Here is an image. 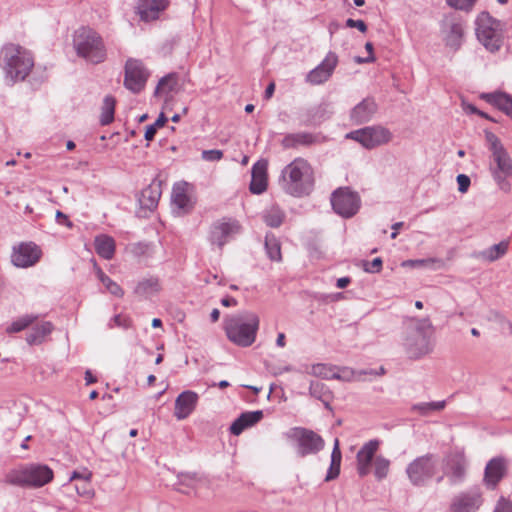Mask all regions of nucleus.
Segmentation results:
<instances>
[{
	"mask_svg": "<svg viewBox=\"0 0 512 512\" xmlns=\"http://www.w3.org/2000/svg\"><path fill=\"white\" fill-rule=\"evenodd\" d=\"M365 49L367 50V52L369 53L368 57H360V56H356L354 58V61L357 63V64H363V63H372L375 61V57H374V54H373V44L371 42H367L365 44Z\"/></svg>",
	"mask_w": 512,
	"mask_h": 512,
	"instance_id": "nucleus-55",
	"label": "nucleus"
},
{
	"mask_svg": "<svg viewBox=\"0 0 512 512\" xmlns=\"http://www.w3.org/2000/svg\"><path fill=\"white\" fill-rule=\"evenodd\" d=\"M480 488L473 487L456 494L450 503L449 512H476L482 505Z\"/></svg>",
	"mask_w": 512,
	"mask_h": 512,
	"instance_id": "nucleus-15",
	"label": "nucleus"
},
{
	"mask_svg": "<svg viewBox=\"0 0 512 512\" xmlns=\"http://www.w3.org/2000/svg\"><path fill=\"white\" fill-rule=\"evenodd\" d=\"M441 33L445 46L456 52L460 49L464 38V22L458 15L451 13L441 21Z\"/></svg>",
	"mask_w": 512,
	"mask_h": 512,
	"instance_id": "nucleus-12",
	"label": "nucleus"
},
{
	"mask_svg": "<svg viewBox=\"0 0 512 512\" xmlns=\"http://www.w3.org/2000/svg\"><path fill=\"white\" fill-rule=\"evenodd\" d=\"M446 3L457 10L470 11L477 0H445Z\"/></svg>",
	"mask_w": 512,
	"mask_h": 512,
	"instance_id": "nucleus-48",
	"label": "nucleus"
},
{
	"mask_svg": "<svg viewBox=\"0 0 512 512\" xmlns=\"http://www.w3.org/2000/svg\"><path fill=\"white\" fill-rule=\"evenodd\" d=\"M493 160L496 163L495 168H491L492 176H512V159L506 150L494 153Z\"/></svg>",
	"mask_w": 512,
	"mask_h": 512,
	"instance_id": "nucleus-30",
	"label": "nucleus"
},
{
	"mask_svg": "<svg viewBox=\"0 0 512 512\" xmlns=\"http://www.w3.org/2000/svg\"><path fill=\"white\" fill-rule=\"evenodd\" d=\"M92 473L87 469H84L82 472L74 471L70 476V481H91Z\"/></svg>",
	"mask_w": 512,
	"mask_h": 512,
	"instance_id": "nucleus-57",
	"label": "nucleus"
},
{
	"mask_svg": "<svg viewBox=\"0 0 512 512\" xmlns=\"http://www.w3.org/2000/svg\"><path fill=\"white\" fill-rule=\"evenodd\" d=\"M149 71L145 68L142 61L129 58L125 64L124 86L131 92L137 94L141 92L148 80Z\"/></svg>",
	"mask_w": 512,
	"mask_h": 512,
	"instance_id": "nucleus-13",
	"label": "nucleus"
},
{
	"mask_svg": "<svg viewBox=\"0 0 512 512\" xmlns=\"http://www.w3.org/2000/svg\"><path fill=\"white\" fill-rule=\"evenodd\" d=\"M156 131H157V128L154 127L152 124L147 126L145 135H144L145 139L147 141H151L154 138Z\"/></svg>",
	"mask_w": 512,
	"mask_h": 512,
	"instance_id": "nucleus-63",
	"label": "nucleus"
},
{
	"mask_svg": "<svg viewBox=\"0 0 512 512\" xmlns=\"http://www.w3.org/2000/svg\"><path fill=\"white\" fill-rule=\"evenodd\" d=\"M476 36L487 50L498 51L502 45L500 21L494 19L488 12L480 13L476 19Z\"/></svg>",
	"mask_w": 512,
	"mask_h": 512,
	"instance_id": "nucleus-7",
	"label": "nucleus"
},
{
	"mask_svg": "<svg viewBox=\"0 0 512 512\" xmlns=\"http://www.w3.org/2000/svg\"><path fill=\"white\" fill-rule=\"evenodd\" d=\"M341 461H342V453L339 447V440L336 438L334 440V446L331 453V463L328 468L325 481L329 482L336 478H338L340 474V467H341Z\"/></svg>",
	"mask_w": 512,
	"mask_h": 512,
	"instance_id": "nucleus-32",
	"label": "nucleus"
},
{
	"mask_svg": "<svg viewBox=\"0 0 512 512\" xmlns=\"http://www.w3.org/2000/svg\"><path fill=\"white\" fill-rule=\"evenodd\" d=\"M199 396L191 390L183 391L175 400L174 416L178 420L186 419L196 408Z\"/></svg>",
	"mask_w": 512,
	"mask_h": 512,
	"instance_id": "nucleus-23",
	"label": "nucleus"
},
{
	"mask_svg": "<svg viewBox=\"0 0 512 512\" xmlns=\"http://www.w3.org/2000/svg\"><path fill=\"white\" fill-rule=\"evenodd\" d=\"M108 326H109V328H113L115 326L129 328L130 320L128 318L123 317L122 315L118 314L111 318V320L108 323Z\"/></svg>",
	"mask_w": 512,
	"mask_h": 512,
	"instance_id": "nucleus-54",
	"label": "nucleus"
},
{
	"mask_svg": "<svg viewBox=\"0 0 512 512\" xmlns=\"http://www.w3.org/2000/svg\"><path fill=\"white\" fill-rule=\"evenodd\" d=\"M177 79L176 73H169L162 77L154 90V96L168 95L174 91L177 86Z\"/></svg>",
	"mask_w": 512,
	"mask_h": 512,
	"instance_id": "nucleus-36",
	"label": "nucleus"
},
{
	"mask_svg": "<svg viewBox=\"0 0 512 512\" xmlns=\"http://www.w3.org/2000/svg\"><path fill=\"white\" fill-rule=\"evenodd\" d=\"M267 167L266 160H259L252 166L249 189L253 194H261L267 189Z\"/></svg>",
	"mask_w": 512,
	"mask_h": 512,
	"instance_id": "nucleus-24",
	"label": "nucleus"
},
{
	"mask_svg": "<svg viewBox=\"0 0 512 512\" xmlns=\"http://www.w3.org/2000/svg\"><path fill=\"white\" fill-rule=\"evenodd\" d=\"M285 219V213L277 206H273L266 210L263 214V220L267 226L271 228H278L282 225Z\"/></svg>",
	"mask_w": 512,
	"mask_h": 512,
	"instance_id": "nucleus-37",
	"label": "nucleus"
},
{
	"mask_svg": "<svg viewBox=\"0 0 512 512\" xmlns=\"http://www.w3.org/2000/svg\"><path fill=\"white\" fill-rule=\"evenodd\" d=\"M331 391L329 388L322 382L319 381H311L309 385V395L317 400L324 399L326 396L330 395Z\"/></svg>",
	"mask_w": 512,
	"mask_h": 512,
	"instance_id": "nucleus-45",
	"label": "nucleus"
},
{
	"mask_svg": "<svg viewBox=\"0 0 512 512\" xmlns=\"http://www.w3.org/2000/svg\"><path fill=\"white\" fill-rule=\"evenodd\" d=\"M317 137L309 132L290 133L284 136L281 145L285 149L297 148L299 146H310L314 144Z\"/></svg>",
	"mask_w": 512,
	"mask_h": 512,
	"instance_id": "nucleus-28",
	"label": "nucleus"
},
{
	"mask_svg": "<svg viewBox=\"0 0 512 512\" xmlns=\"http://www.w3.org/2000/svg\"><path fill=\"white\" fill-rule=\"evenodd\" d=\"M505 474V459L502 457H494L486 464L483 481L489 489H495Z\"/></svg>",
	"mask_w": 512,
	"mask_h": 512,
	"instance_id": "nucleus-22",
	"label": "nucleus"
},
{
	"mask_svg": "<svg viewBox=\"0 0 512 512\" xmlns=\"http://www.w3.org/2000/svg\"><path fill=\"white\" fill-rule=\"evenodd\" d=\"M446 401H435V402H423L414 404L411 409L412 411L418 412L422 416H428L433 411H441L445 408Z\"/></svg>",
	"mask_w": 512,
	"mask_h": 512,
	"instance_id": "nucleus-41",
	"label": "nucleus"
},
{
	"mask_svg": "<svg viewBox=\"0 0 512 512\" xmlns=\"http://www.w3.org/2000/svg\"><path fill=\"white\" fill-rule=\"evenodd\" d=\"M434 262H436V260L433 259V258L410 259V260L404 261L402 263V266L403 267H412V268H415V267H426V266H429L430 264H433Z\"/></svg>",
	"mask_w": 512,
	"mask_h": 512,
	"instance_id": "nucleus-51",
	"label": "nucleus"
},
{
	"mask_svg": "<svg viewBox=\"0 0 512 512\" xmlns=\"http://www.w3.org/2000/svg\"><path fill=\"white\" fill-rule=\"evenodd\" d=\"M172 203L183 213H187L193 207L190 197L185 193L182 187L173 188Z\"/></svg>",
	"mask_w": 512,
	"mask_h": 512,
	"instance_id": "nucleus-35",
	"label": "nucleus"
},
{
	"mask_svg": "<svg viewBox=\"0 0 512 512\" xmlns=\"http://www.w3.org/2000/svg\"><path fill=\"white\" fill-rule=\"evenodd\" d=\"M337 63L338 56L334 52H329L324 60L308 73L307 82L313 85L326 82L332 76Z\"/></svg>",
	"mask_w": 512,
	"mask_h": 512,
	"instance_id": "nucleus-19",
	"label": "nucleus"
},
{
	"mask_svg": "<svg viewBox=\"0 0 512 512\" xmlns=\"http://www.w3.org/2000/svg\"><path fill=\"white\" fill-rule=\"evenodd\" d=\"M378 106L371 97L364 98L350 111V121L355 125H362L372 120Z\"/></svg>",
	"mask_w": 512,
	"mask_h": 512,
	"instance_id": "nucleus-20",
	"label": "nucleus"
},
{
	"mask_svg": "<svg viewBox=\"0 0 512 512\" xmlns=\"http://www.w3.org/2000/svg\"><path fill=\"white\" fill-rule=\"evenodd\" d=\"M75 490L79 496L85 498H92L94 496V490L91 485V481H82L75 484Z\"/></svg>",
	"mask_w": 512,
	"mask_h": 512,
	"instance_id": "nucleus-47",
	"label": "nucleus"
},
{
	"mask_svg": "<svg viewBox=\"0 0 512 512\" xmlns=\"http://www.w3.org/2000/svg\"><path fill=\"white\" fill-rule=\"evenodd\" d=\"M468 462L462 451H456L447 457L445 474L450 484L456 485L464 481Z\"/></svg>",
	"mask_w": 512,
	"mask_h": 512,
	"instance_id": "nucleus-17",
	"label": "nucleus"
},
{
	"mask_svg": "<svg viewBox=\"0 0 512 512\" xmlns=\"http://www.w3.org/2000/svg\"><path fill=\"white\" fill-rule=\"evenodd\" d=\"M53 470L45 464L31 463L9 471L5 482L20 487H42L53 480Z\"/></svg>",
	"mask_w": 512,
	"mask_h": 512,
	"instance_id": "nucleus-5",
	"label": "nucleus"
},
{
	"mask_svg": "<svg viewBox=\"0 0 512 512\" xmlns=\"http://www.w3.org/2000/svg\"><path fill=\"white\" fill-rule=\"evenodd\" d=\"M160 197V182H152L141 191L138 201L141 208L152 211L157 207Z\"/></svg>",
	"mask_w": 512,
	"mask_h": 512,
	"instance_id": "nucleus-27",
	"label": "nucleus"
},
{
	"mask_svg": "<svg viewBox=\"0 0 512 512\" xmlns=\"http://www.w3.org/2000/svg\"><path fill=\"white\" fill-rule=\"evenodd\" d=\"M41 254V249L33 242L21 243L13 248L11 261L16 267L28 268L40 260Z\"/></svg>",
	"mask_w": 512,
	"mask_h": 512,
	"instance_id": "nucleus-16",
	"label": "nucleus"
},
{
	"mask_svg": "<svg viewBox=\"0 0 512 512\" xmlns=\"http://www.w3.org/2000/svg\"><path fill=\"white\" fill-rule=\"evenodd\" d=\"M201 156H202V159L205 161H209V162L219 161L223 157V152H222V150H218V149L203 150Z\"/></svg>",
	"mask_w": 512,
	"mask_h": 512,
	"instance_id": "nucleus-52",
	"label": "nucleus"
},
{
	"mask_svg": "<svg viewBox=\"0 0 512 512\" xmlns=\"http://www.w3.org/2000/svg\"><path fill=\"white\" fill-rule=\"evenodd\" d=\"M331 205L336 214L348 219L359 211L361 198L348 187L338 188L331 195Z\"/></svg>",
	"mask_w": 512,
	"mask_h": 512,
	"instance_id": "nucleus-11",
	"label": "nucleus"
},
{
	"mask_svg": "<svg viewBox=\"0 0 512 512\" xmlns=\"http://www.w3.org/2000/svg\"><path fill=\"white\" fill-rule=\"evenodd\" d=\"M508 249V242L501 241L498 244H494L483 252V256L489 261H495L502 257Z\"/></svg>",
	"mask_w": 512,
	"mask_h": 512,
	"instance_id": "nucleus-43",
	"label": "nucleus"
},
{
	"mask_svg": "<svg viewBox=\"0 0 512 512\" xmlns=\"http://www.w3.org/2000/svg\"><path fill=\"white\" fill-rule=\"evenodd\" d=\"M286 437L294 443L299 457L315 455L325 446V441L319 434L304 427L291 428L286 433Z\"/></svg>",
	"mask_w": 512,
	"mask_h": 512,
	"instance_id": "nucleus-6",
	"label": "nucleus"
},
{
	"mask_svg": "<svg viewBox=\"0 0 512 512\" xmlns=\"http://www.w3.org/2000/svg\"><path fill=\"white\" fill-rule=\"evenodd\" d=\"M259 317L252 312L231 316L224 321L227 338L240 347L251 346L259 329Z\"/></svg>",
	"mask_w": 512,
	"mask_h": 512,
	"instance_id": "nucleus-3",
	"label": "nucleus"
},
{
	"mask_svg": "<svg viewBox=\"0 0 512 512\" xmlns=\"http://www.w3.org/2000/svg\"><path fill=\"white\" fill-rule=\"evenodd\" d=\"M385 369L384 367H380L379 370H373V369H369V370H361L358 372V375H375V376H381V375H384L385 374Z\"/></svg>",
	"mask_w": 512,
	"mask_h": 512,
	"instance_id": "nucleus-62",
	"label": "nucleus"
},
{
	"mask_svg": "<svg viewBox=\"0 0 512 512\" xmlns=\"http://www.w3.org/2000/svg\"><path fill=\"white\" fill-rule=\"evenodd\" d=\"M169 5L168 0H138L136 13L144 22L157 20L162 11Z\"/></svg>",
	"mask_w": 512,
	"mask_h": 512,
	"instance_id": "nucleus-21",
	"label": "nucleus"
},
{
	"mask_svg": "<svg viewBox=\"0 0 512 512\" xmlns=\"http://www.w3.org/2000/svg\"><path fill=\"white\" fill-rule=\"evenodd\" d=\"M56 222L59 225H64L68 228H71L73 226V223L69 220L67 215H65L63 212L59 210L56 212Z\"/></svg>",
	"mask_w": 512,
	"mask_h": 512,
	"instance_id": "nucleus-61",
	"label": "nucleus"
},
{
	"mask_svg": "<svg viewBox=\"0 0 512 512\" xmlns=\"http://www.w3.org/2000/svg\"><path fill=\"white\" fill-rule=\"evenodd\" d=\"M345 137L358 142L365 149L372 150L389 143L392 133L381 125H372L351 131Z\"/></svg>",
	"mask_w": 512,
	"mask_h": 512,
	"instance_id": "nucleus-10",
	"label": "nucleus"
},
{
	"mask_svg": "<svg viewBox=\"0 0 512 512\" xmlns=\"http://www.w3.org/2000/svg\"><path fill=\"white\" fill-rule=\"evenodd\" d=\"M346 26L350 28H357L361 32L367 31V25L363 20H354L352 18H349L346 20Z\"/></svg>",
	"mask_w": 512,
	"mask_h": 512,
	"instance_id": "nucleus-60",
	"label": "nucleus"
},
{
	"mask_svg": "<svg viewBox=\"0 0 512 512\" xmlns=\"http://www.w3.org/2000/svg\"><path fill=\"white\" fill-rule=\"evenodd\" d=\"M179 484L188 488L194 489L196 487L197 478L195 474H180L178 476Z\"/></svg>",
	"mask_w": 512,
	"mask_h": 512,
	"instance_id": "nucleus-53",
	"label": "nucleus"
},
{
	"mask_svg": "<svg viewBox=\"0 0 512 512\" xmlns=\"http://www.w3.org/2000/svg\"><path fill=\"white\" fill-rule=\"evenodd\" d=\"M115 98L107 95L105 96L103 100L102 105V112L100 116V123L102 125H108L110 124L114 119V112H115Z\"/></svg>",
	"mask_w": 512,
	"mask_h": 512,
	"instance_id": "nucleus-40",
	"label": "nucleus"
},
{
	"mask_svg": "<svg viewBox=\"0 0 512 512\" xmlns=\"http://www.w3.org/2000/svg\"><path fill=\"white\" fill-rule=\"evenodd\" d=\"M279 185L286 194L293 197L307 196L314 188L313 168L307 160L296 158L283 168Z\"/></svg>",
	"mask_w": 512,
	"mask_h": 512,
	"instance_id": "nucleus-1",
	"label": "nucleus"
},
{
	"mask_svg": "<svg viewBox=\"0 0 512 512\" xmlns=\"http://www.w3.org/2000/svg\"><path fill=\"white\" fill-rule=\"evenodd\" d=\"M390 464V460L382 455H378L375 457L373 462L374 476L378 481H382L388 476L390 471Z\"/></svg>",
	"mask_w": 512,
	"mask_h": 512,
	"instance_id": "nucleus-42",
	"label": "nucleus"
},
{
	"mask_svg": "<svg viewBox=\"0 0 512 512\" xmlns=\"http://www.w3.org/2000/svg\"><path fill=\"white\" fill-rule=\"evenodd\" d=\"M494 512H512V502L501 497L497 502Z\"/></svg>",
	"mask_w": 512,
	"mask_h": 512,
	"instance_id": "nucleus-58",
	"label": "nucleus"
},
{
	"mask_svg": "<svg viewBox=\"0 0 512 512\" xmlns=\"http://www.w3.org/2000/svg\"><path fill=\"white\" fill-rule=\"evenodd\" d=\"M3 421L9 429L18 427L23 419V407L13 404L8 410L3 411Z\"/></svg>",
	"mask_w": 512,
	"mask_h": 512,
	"instance_id": "nucleus-33",
	"label": "nucleus"
},
{
	"mask_svg": "<svg viewBox=\"0 0 512 512\" xmlns=\"http://www.w3.org/2000/svg\"><path fill=\"white\" fill-rule=\"evenodd\" d=\"M167 120L168 119L165 116V114L163 112H161L160 115L158 116V118L156 119V121L152 125L156 128H159V127L164 126L165 123L167 122Z\"/></svg>",
	"mask_w": 512,
	"mask_h": 512,
	"instance_id": "nucleus-64",
	"label": "nucleus"
},
{
	"mask_svg": "<svg viewBox=\"0 0 512 512\" xmlns=\"http://www.w3.org/2000/svg\"><path fill=\"white\" fill-rule=\"evenodd\" d=\"M508 177L509 176H504V175L498 176V174L493 176V179L495 180V182L497 183L499 188L504 192H509L511 189V185H510L509 181L507 180Z\"/></svg>",
	"mask_w": 512,
	"mask_h": 512,
	"instance_id": "nucleus-59",
	"label": "nucleus"
},
{
	"mask_svg": "<svg viewBox=\"0 0 512 512\" xmlns=\"http://www.w3.org/2000/svg\"><path fill=\"white\" fill-rule=\"evenodd\" d=\"M53 329L54 325L49 321L37 324L26 334V341L29 345H39L44 342Z\"/></svg>",
	"mask_w": 512,
	"mask_h": 512,
	"instance_id": "nucleus-29",
	"label": "nucleus"
},
{
	"mask_svg": "<svg viewBox=\"0 0 512 512\" xmlns=\"http://www.w3.org/2000/svg\"><path fill=\"white\" fill-rule=\"evenodd\" d=\"M380 440L372 439L366 442L356 454V469L360 477L370 473L371 464L374 462L375 454L380 447Z\"/></svg>",
	"mask_w": 512,
	"mask_h": 512,
	"instance_id": "nucleus-18",
	"label": "nucleus"
},
{
	"mask_svg": "<svg viewBox=\"0 0 512 512\" xmlns=\"http://www.w3.org/2000/svg\"><path fill=\"white\" fill-rule=\"evenodd\" d=\"M160 290L159 280L156 277H150L140 281L135 287V293L141 296H148Z\"/></svg>",
	"mask_w": 512,
	"mask_h": 512,
	"instance_id": "nucleus-38",
	"label": "nucleus"
},
{
	"mask_svg": "<svg viewBox=\"0 0 512 512\" xmlns=\"http://www.w3.org/2000/svg\"><path fill=\"white\" fill-rule=\"evenodd\" d=\"M437 458L427 453L415 458L406 467V475L413 486H425L435 475Z\"/></svg>",
	"mask_w": 512,
	"mask_h": 512,
	"instance_id": "nucleus-8",
	"label": "nucleus"
},
{
	"mask_svg": "<svg viewBox=\"0 0 512 512\" xmlns=\"http://www.w3.org/2000/svg\"><path fill=\"white\" fill-rule=\"evenodd\" d=\"M73 46L77 56L92 64L106 60L107 51L103 38L89 27H80L73 36Z\"/></svg>",
	"mask_w": 512,
	"mask_h": 512,
	"instance_id": "nucleus-4",
	"label": "nucleus"
},
{
	"mask_svg": "<svg viewBox=\"0 0 512 512\" xmlns=\"http://www.w3.org/2000/svg\"><path fill=\"white\" fill-rule=\"evenodd\" d=\"M94 246L96 253L103 259L110 260L115 253V241L112 237L101 234L95 237Z\"/></svg>",
	"mask_w": 512,
	"mask_h": 512,
	"instance_id": "nucleus-31",
	"label": "nucleus"
},
{
	"mask_svg": "<svg viewBox=\"0 0 512 512\" xmlns=\"http://www.w3.org/2000/svg\"><path fill=\"white\" fill-rule=\"evenodd\" d=\"M102 284L106 287L107 291L109 293H111L112 295L119 297V298H121L124 295L123 289L116 282H114L110 277H108L107 279H104V282Z\"/></svg>",
	"mask_w": 512,
	"mask_h": 512,
	"instance_id": "nucleus-49",
	"label": "nucleus"
},
{
	"mask_svg": "<svg viewBox=\"0 0 512 512\" xmlns=\"http://www.w3.org/2000/svg\"><path fill=\"white\" fill-rule=\"evenodd\" d=\"M309 373L315 377H319L322 379H332L341 377L338 373L333 372L331 367L321 363L312 365Z\"/></svg>",
	"mask_w": 512,
	"mask_h": 512,
	"instance_id": "nucleus-44",
	"label": "nucleus"
},
{
	"mask_svg": "<svg viewBox=\"0 0 512 512\" xmlns=\"http://www.w3.org/2000/svg\"><path fill=\"white\" fill-rule=\"evenodd\" d=\"M264 245L266 254L270 260L276 262H280L282 260L281 245L273 233L266 234Z\"/></svg>",
	"mask_w": 512,
	"mask_h": 512,
	"instance_id": "nucleus-34",
	"label": "nucleus"
},
{
	"mask_svg": "<svg viewBox=\"0 0 512 512\" xmlns=\"http://www.w3.org/2000/svg\"><path fill=\"white\" fill-rule=\"evenodd\" d=\"M480 99L498 108L500 111L512 118V95L502 91H494L481 93Z\"/></svg>",
	"mask_w": 512,
	"mask_h": 512,
	"instance_id": "nucleus-25",
	"label": "nucleus"
},
{
	"mask_svg": "<svg viewBox=\"0 0 512 512\" xmlns=\"http://www.w3.org/2000/svg\"><path fill=\"white\" fill-rule=\"evenodd\" d=\"M485 139L489 145V149L492 151V155L498 151L505 150L499 138L493 132L485 131Z\"/></svg>",
	"mask_w": 512,
	"mask_h": 512,
	"instance_id": "nucleus-46",
	"label": "nucleus"
},
{
	"mask_svg": "<svg viewBox=\"0 0 512 512\" xmlns=\"http://www.w3.org/2000/svg\"><path fill=\"white\" fill-rule=\"evenodd\" d=\"M0 64L5 73V80L9 86L17 81H23L34 66L31 54L13 43L6 44L0 51Z\"/></svg>",
	"mask_w": 512,
	"mask_h": 512,
	"instance_id": "nucleus-2",
	"label": "nucleus"
},
{
	"mask_svg": "<svg viewBox=\"0 0 512 512\" xmlns=\"http://www.w3.org/2000/svg\"><path fill=\"white\" fill-rule=\"evenodd\" d=\"M430 326L428 319L421 320L420 324L406 336L403 345L410 359H419L432 351L430 336L424 329Z\"/></svg>",
	"mask_w": 512,
	"mask_h": 512,
	"instance_id": "nucleus-9",
	"label": "nucleus"
},
{
	"mask_svg": "<svg viewBox=\"0 0 512 512\" xmlns=\"http://www.w3.org/2000/svg\"><path fill=\"white\" fill-rule=\"evenodd\" d=\"M263 418V412L261 410L248 411L242 413L230 426V433L238 436L246 428H249L258 423Z\"/></svg>",
	"mask_w": 512,
	"mask_h": 512,
	"instance_id": "nucleus-26",
	"label": "nucleus"
},
{
	"mask_svg": "<svg viewBox=\"0 0 512 512\" xmlns=\"http://www.w3.org/2000/svg\"><path fill=\"white\" fill-rule=\"evenodd\" d=\"M38 319L37 315L27 314L14 320L11 324L6 327L8 334L18 333L23 331Z\"/></svg>",
	"mask_w": 512,
	"mask_h": 512,
	"instance_id": "nucleus-39",
	"label": "nucleus"
},
{
	"mask_svg": "<svg viewBox=\"0 0 512 512\" xmlns=\"http://www.w3.org/2000/svg\"><path fill=\"white\" fill-rule=\"evenodd\" d=\"M458 190L460 193H466L470 187L471 180L465 174H459L456 178Z\"/></svg>",
	"mask_w": 512,
	"mask_h": 512,
	"instance_id": "nucleus-56",
	"label": "nucleus"
},
{
	"mask_svg": "<svg viewBox=\"0 0 512 512\" xmlns=\"http://www.w3.org/2000/svg\"><path fill=\"white\" fill-rule=\"evenodd\" d=\"M383 261L380 257L373 259L372 261H364L363 269L368 273H378L382 269Z\"/></svg>",
	"mask_w": 512,
	"mask_h": 512,
	"instance_id": "nucleus-50",
	"label": "nucleus"
},
{
	"mask_svg": "<svg viewBox=\"0 0 512 512\" xmlns=\"http://www.w3.org/2000/svg\"><path fill=\"white\" fill-rule=\"evenodd\" d=\"M239 222L232 218H222L214 222L210 229L209 241L220 249L240 232Z\"/></svg>",
	"mask_w": 512,
	"mask_h": 512,
	"instance_id": "nucleus-14",
	"label": "nucleus"
}]
</instances>
